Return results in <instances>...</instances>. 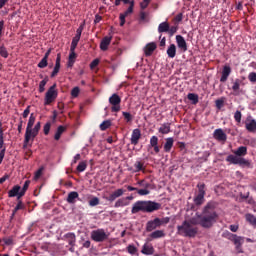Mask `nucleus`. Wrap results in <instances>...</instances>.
<instances>
[{
  "label": "nucleus",
  "instance_id": "1",
  "mask_svg": "<svg viewBox=\"0 0 256 256\" xmlns=\"http://www.w3.org/2000/svg\"><path fill=\"white\" fill-rule=\"evenodd\" d=\"M216 207L217 203L208 202L203 207L201 214L197 213L195 217L185 220L182 222V225L177 226L178 234L185 238H195L199 229L198 227H194V225H200L203 229H211L219 218Z\"/></svg>",
  "mask_w": 256,
  "mask_h": 256
},
{
  "label": "nucleus",
  "instance_id": "2",
  "mask_svg": "<svg viewBox=\"0 0 256 256\" xmlns=\"http://www.w3.org/2000/svg\"><path fill=\"white\" fill-rule=\"evenodd\" d=\"M36 119L35 114L32 113L27 123L26 132L24 135V145H29L30 141H35V137H37V135H39V131H41V122H37L35 124ZM33 125H35L34 128Z\"/></svg>",
  "mask_w": 256,
  "mask_h": 256
},
{
  "label": "nucleus",
  "instance_id": "3",
  "mask_svg": "<svg viewBox=\"0 0 256 256\" xmlns=\"http://www.w3.org/2000/svg\"><path fill=\"white\" fill-rule=\"evenodd\" d=\"M161 209V203L159 202H136L132 207V213H154V211H159Z\"/></svg>",
  "mask_w": 256,
  "mask_h": 256
},
{
  "label": "nucleus",
  "instance_id": "4",
  "mask_svg": "<svg viewBox=\"0 0 256 256\" xmlns=\"http://www.w3.org/2000/svg\"><path fill=\"white\" fill-rule=\"evenodd\" d=\"M59 92L57 91V84H53L46 92L44 97V105H51L55 103Z\"/></svg>",
  "mask_w": 256,
  "mask_h": 256
},
{
  "label": "nucleus",
  "instance_id": "5",
  "mask_svg": "<svg viewBox=\"0 0 256 256\" xmlns=\"http://www.w3.org/2000/svg\"><path fill=\"white\" fill-rule=\"evenodd\" d=\"M226 161L230 162V164L239 165L241 167H252L250 160H247L244 157L238 158L234 157V155H228Z\"/></svg>",
  "mask_w": 256,
  "mask_h": 256
},
{
  "label": "nucleus",
  "instance_id": "6",
  "mask_svg": "<svg viewBox=\"0 0 256 256\" xmlns=\"http://www.w3.org/2000/svg\"><path fill=\"white\" fill-rule=\"evenodd\" d=\"M108 237L104 229H97L91 232V239L96 243H103V241H107Z\"/></svg>",
  "mask_w": 256,
  "mask_h": 256
},
{
  "label": "nucleus",
  "instance_id": "7",
  "mask_svg": "<svg viewBox=\"0 0 256 256\" xmlns=\"http://www.w3.org/2000/svg\"><path fill=\"white\" fill-rule=\"evenodd\" d=\"M109 103L112 105V113H118V111H121V97H119V95L113 94L109 98Z\"/></svg>",
  "mask_w": 256,
  "mask_h": 256
},
{
  "label": "nucleus",
  "instance_id": "8",
  "mask_svg": "<svg viewBox=\"0 0 256 256\" xmlns=\"http://www.w3.org/2000/svg\"><path fill=\"white\" fill-rule=\"evenodd\" d=\"M160 227V218H154V220H149L146 223V231L147 232H154L155 229Z\"/></svg>",
  "mask_w": 256,
  "mask_h": 256
},
{
  "label": "nucleus",
  "instance_id": "9",
  "mask_svg": "<svg viewBox=\"0 0 256 256\" xmlns=\"http://www.w3.org/2000/svg\"><path fill=\"white\" fill-rule=\"evenodd\" d=\"M213 137L216 139V141L220 142H226L227 141V135L225 131H223L221 128H218L213 132Z\"/></svg>",
  "mask_w": 256,
  "mask_h": 256
},
{
  "label": "nucleus",
  "instance_id": "10",
  "mask_svg": "<svg viewBox=\"0 0 256 256\" xmlns=\"http://www.w3.org/2000/svg\"><path fill=\"white\" fill-rule=\"evenodd\" d=\"M148 148H153L156 154L160 153L159 139L156 135L151 137Z\"/></svg>",
  "mask_w": 256,
  "mask_h": 256
},
{
  "label": "nucleus",
  "instance_id": "11",
  "mask_svg": "<svg viewBox=\"0 0 256 256\" xmlns=\"http://www.w3.org/2000/svg\"><path fill=\"white\" fill-rule=\"evenodd\" d=\"M176 42H177L178 48L181 49L183 52H186L188 50L187 41L185 40L184 36H181L180 34H178L176 36Z\"/></svg>",
  "mask_w": 256,
  "mask_h": 256
},
{
  "label": "nucleus",
  "instance_id": "12",
  "mask_svg": "<svg viewBox=\"0 0 256 256\" xmlns=\"http://www.w3.org/2000/svg\"><path fill=\"white\" fill-rule=\"evenodd\" d=\"M157 49V45L155 41H151L150 43H147L144 47V55L145 56H152L154 50Z\"/></svg>",
  "mask_w": 256,
  "mask_h": 256
},
{
  "label": "nucleus",
  "instance_id": "13",
  "mask_svg": "<svg viewBox=\"0 0 256 256\" xmlns=\"http://www.w3.org/2000/svg\"><path fill=\"white\" fill-rule=\"evenodd\" d=\"M21 194V186L19 185H14L11 190L8 191V197H17V201L21 199L22 197H19Z\"/></svg>",
  "mask_w": 256,
  "mask_h": 256
},
{
  "label": "nucleus",
  "instance_id": "14",
  "mask_svg": "<svg viewBox=\"0 0 256 256\" xmlns=\"http://www.w3.org/2000/svg\"><path fill=\"white\" fill-rule=\"evenodd\" d=\"M112 40H113L112 36H105L104 38H102L100 42L101 51H107V49H109V45H111Z\"/></svg>",
  "mask_w": 256,
  "mask_h": 256
},
{
  "label": "nucleus",
  "instance_id": "15",
  "mask_svg": "<svg viewBox=\"0 0 256 256\" xmlns=\"http://www.w3.org/2000/svg\"><path fill=\"white\" fill-rule=\"evenodd\" d=\"M140 139H141V130H139V128H136L135 130L132 131L131 144L136 146L137 144H139Z\"/></svg>",
  "mask_w": 256,
  "mask_h": 256
},
{
  "label": "nucleus",
  "instance_id": "16",
  "mask_svg": "<svg viewBox=\"0 0 256 256\" xmlns=\"http://www.w3.org/2000/svg\"><path fill=\"white\" fill-rule=\"evenodd\" d=\"M231 72H232L231 66H228V65L223 66L222 76L220 78L221 83H225V81H227Z\"/></svg>",
  "mask_w": 256,
  "mask_h": 256
},
{
  "label": "nucleus",
  "instance_id": "17",
  "mask_svg": "<svg viewBox=\"0 0 256 256\" xmlns=\"http://www.w3.org/2000/svg\"><path fill=\"white\" fill-rule=\"evenodd\" d=\"M155 252V248L152 243H144L142 247V254H146L147 256H152Z\"/></svg>",
  "mask_w": 256,
  "mask_h": 256
},
{
  "label": "nucleus",
  "instance_id": "18",
  "mask_svg": "<svg viewBox=\"0 0 256 256\" xmlns=\"http://www.w3.org/2000/svg\"><path fill=\"white\" fill-rule=\"evenodd\" d=\"M244 85L243 79H234L232 83V90L234 92V95H239L240 94V86Z\"/></svg>",
  "mask_w": 256,
  "mask_h": 256
},
{
  "label": "nucleus",
  "instance_id": "19",
  "mask_svg": "<svg viewBox=\"0 0 256 256\" xmlns=\"http://www.w3.org/2000/svg\"><path fill=\"white\" fill-rule=\"evenodd\" d=\"M60 69H61V54H57L55 67H54V69L51 73V77H57V75L59 74Z\"/></svg>",
  "mask_w": 256,
  "mask_h": 256
},
{
  "label": "nucleus",
  "instance_id": "20",
  "mask_svg": "<svg viewBox=\"0 0 256 256\" xmlns=\"http://www.w3.org/2000/svg\"><path fill=\"white\" fill-rule=\"evenodd\" d=\"M165 236V231L164 230H154L149 234L148 236V241H152V239H159V238H164Z\"/></svg>",
  "mask_w": 256,
  "mask_h": 256
},
{
  "label": "nucleus",
  "instance_id": "21",
  "mask_svg": "<svg viewBox=\"0 0 256 256\" xmlns=\"http://www.w3.org/2000/svg\"><path fill=\"white\" fill-rule=\"evenodd\" d=\"M247 155V147L246 146H240L238 149L234 151V157H237L238 159H242Z\"/></svg>",
  "mask_w": 256,
  "mask_h": 256
},
{
  "label": "nucleus",
  "instance_id": "22",
  "mask_svg": "<svg viewBox=\"0 0 256 256\" xmlns=\"http://www.w3.org/2000/svg\"><path fill=\"white\" fill-rule=\"evenodd\" d=\"M77 199H79V193L76 191H72L68 193V197L66 199L67 203H70L71 205L75 204Z\"/></svg>",
  "mask_w": 256,
  "mask_h": 256
},
{
  "label": "nucleus",
  "instance_id": "23",
  "mask_svg": "<svg viewBox=\"0 0 256 256\" xmlns=\"http://www.w3.org/2000/svg\"><path fill=\"white\" fill-rule=\"evenodd\" d=\"M244 241H245V238H243L242 236H237V234H233V243L234 245H236V249H240Z\"/></svg>",
  "mask_w": 256,
  "mask_h": 256
},
{
  "label": "nucleus",
  "instance_id": "24",
  "mask_svg": "<svg viewBox=\"0 0 256 256\" xmlns=\"http://www.w3.org/2000/svg\"><path fill=\"white\" fill-rule=\"evenodd\" d=\"M125 193V190L123 189H117L114 191L108 198V201H115V199L121 197Z\"/></svg>",
  "mask_w": 256,
  "mask_h": 256
},
{
  "label": "nucleus",
  "instance_id": "25",
  "mask_svg": "<svg viewBox=\"0 0 256 256\" xmlns=\"http://www.w3.org/2000/svg\"><path fill=\"white\" fill-rule=\"evenodd\" d=\"M173 146H174L173 137H168V139H166V142L164 143V151H166V153H170Z\"/></svg>",
  "mask_w": 256,
  "mask_h": 256
},
{
  "label": "nucleus",
  "instance_id": "26",
  "mask_svg": "<svg viewBox=\"0 0 256 256\" xmlns=\"http://www.w3.org/2000/svg\"><path fill=\"white\" fill-rule=\"evenodd\" d=\"M67 131V127L65 126H58L57 131L54 135L55 141H59L61 139V136Z\"/></svg>",
  "mask_w": 256,
  "mask_h": 256
},
{
  "label": "nucleus",
  "instance_id": "27",
  "mask_svg": "<svg viewBox=\"0 0 256 256\" xmlns=\"http://www.w3.org/2000/svg\"><path fill=\"white\" fill-rule=\"evenodd\" d=\"M158 131H159V133H162V134L170 133V131H171V124H170V122H164L160 126Z\"/></svg>",
  "mask_w": 256,
  "mask_h": 256
},
{
  "label": "nucleus",
  "instance_id": "28",
  "mask_svg": "<svg viewBox=\"0 0 256 256\" xmlns=\"http://www.w3.org/2000/svg\"><path fill=\"white\" fill-rule=\"evenodd\" d=\"M17 201L18 203L12 211V216H11L12 218L15 217V215H17V211H21L25 209V204H23V201L21 200V198Z\"/></svg>",
  "mask_w": 256,
  "mask_h": 256
},
{
  "label": "nucleus",
  "instance_id": "29",
  "mask_svg": "<svg viewBox=\"0 0 256 256\" xmlns=\"http://www.w3.org/2000/svg\"><path fill=\"white\" fill-rule=\"evenodd\" d=\"M176 51H177L176 45H175V43H172V44L170 45V47L167 48V55H168V58H175V56H176Z\"/></svg>",
  "mask_w": 256,
  "mask_h": 256
},
{
  "label": "nucleus",
  "instance_id": "30",
  "mask_svg": "<svg viewBox=\"0 0 256 256\" xmlns=\"http://www.w3.org/2000/svg\"><path fill=\"white\" fill-rule=\"evenodd\" d=\"M77 59V54L75 50H70L69 58H68V67H72L75 65V60Z\"/></svg>",
  "mask_w": 256,
  "mask_h": 256
},
{
  "label": "nucleus",
  "instance_id": "31",
  "mask_svg": "<svg viewBox=\"0 0 256 256\" xmlns=\"http://www.w3.org/2000/svg\"><path fill=\"white\" fill-rule=\"evenodd\" d=\"M246 130L251 131V132L256 131V121H255V119H251L250 121H249V119L247 120Z\"/></svg>",
  "mask_w": 256,
  "mask_h": 256
},
{
  "label": "nucleus",
  "instance_id": "32",
  "mask_svg": "<svg viewBox=\"0 0 256 256\" xmlns=\"http://www.w3.org/2000/svg\"><path fill=\"white\" fill-rule=\"evenodd\" d=\"M170 31V23L169 22H162L158 25V32H169Z\"/></svg>",
  "mask_w": 256,
  "mask_h": 256
},
{
  "label": "nucleus",
  "instance_id": "33",
  "mask_svg": "<svg viewBox=\"0 0 256 256\" xmlns=\"http://www.w3.org/2000/svg\"><path fill=\"white\" fill-rule=\"evenodd\" d=\"M197 188H198L199 194L201 196V199L204 203L205 202V195H206L205 184L199 183V184H197Z\"/></svg>",
  "mask_w": 256,
  "mask_h": 256
},
{
  "label": "nucleus",
  "instance_id": "34",
  "mask_svg": "<svg viewBox=\"0 0 256 256\" xmlns=\"http://www.w3.org/2000/svg\"><path fill=\"white\" fill-rule=\"evenodd\" d=\"M29 185H31V180H26L22 189H20L19 197H25L27 190L29 189Z\"/></svg>",
  "mask_w": 256,
  "mask_h": 256
},
{
  "label": "nucleus",
  "instance_id": "35",
  "mask_svg": "<svg viewBox=\"0 0 256 256\" xmlns=\"http://www.w3.org/2000/svg\"><path fill=\"white\" fill-rule=\"evenodd\" d=\"M79 41H81V36H76L72 39L70 50L75 51L77 49V45H79Z\"/></svg>",
  "mask_w": 256,
  "mask_h": 256
},
{
  "label": "nucleus",
  "instance_id": "36",
  "mask_svg": "<svg viewBox=\"0 0 256 256\" xmlns=\"http://www.w3.org/2000/svg\"><path fill=\"white\" fill-rule=\"evenodd\" d=\"M65 238L68 239V243H69V245H71V247L75 246L76 238L73 233H67L65 235Z\"/></svg>",
  "mask_w": 256,
  "mask_h": 256
},
{
  "label": "nucleus",
  "instance_id": "37",
  "mask_svg": "<svg viewBox=\"0 0 256 256\" xmlns=\"http://www.w3.org/2000/svg\"><path fill=\"white\" fill-rule=\"evenodd\" d=\"M246 220L253 225V227H256V216L254 214H246Z\"/></svg>",
  "mask_w": 256,
  "mask_h": 256
},
{
  "label": "nucleus",
  "instance_id": "38",
  "mask_svg": "<svg viewBox=\"0 0 256 256\" xmlns=\"http://www.w3.org/2000/svg\"><path fill=\"white\" fill-rule=\"evenodd\" d=\"M85 169H87V161H81L78 164L76 171H78V173H83V171H85Z\"/></svg>",
  "mask_w": 256,
  "mask_h": 256
},
{
  "label": "nucleus",
  "instance_id": "39",
  "mask_svg": "<svg viewBox=\"0 0 256 256\" xmlns=\"http://www.w3.org/2000/svg\"><path fill=\"white\" fill-rule=\"evenodd\" d=\"M226 98L225 97H221L220 99H216L215 104H216V108L218 110H221V108H223L224 104H225Z\"/></svg>",
  "mask_w": 256,
  "mask_h": 256
},
{
  "label": "nucleus",
  "instance_id": "40",
  "mask_svg": "<svg viewBox=\"0 0 256 256\" xmlns=\"http://www.w3.org/2000/svg\"><path fill=\"white\" fill-rule=\"evenodd\" d=\"M111 127V120H105L103 123L100 124L101 131H107Z\"/></svg>",
  "mask_w": 256,
  "mask_h": 256
},
{
  "label": "nucleus",
  "instance_id": "41",
  "mask_svg": "<svg viewBox=\"0 0 256 256\" xmlns=\"http://www.w3.org/2000/svg\"><path fill=\"white\" fill-rule=\"evenodd\" d=\"M187 98L192 101L193 104L199 103V95L198 94H188Z\"/></svg>",
  "mask_w": 256,
  "mask_h": 256
},
{
  "label": "nucleus",
  "instance_id": "42",
  "mask_svg": "<svg viewBox=\"0 0 256 256\" xmlns=\"http://www.w3.org/2000/svg\"><path fill=\"white\" fill-rule=\"evenodd\" d=\"M0 55L4 59H7V57H9V51H7V48L5 46H3V45L0 46Z\"/></svg>",
  "mask_w": 256,
  "mask_h": 256
},
{
  "label": "nucleus",
  "instance_id": "43",
  "mask_svg": "<svg viewBox=\"0 0 256 256\" xmlns=\"http://www.w3.org/2000/svg\"><path fill=\"white\" fill-rule=\"evenodd\" d=\"M223 238L230 239L231 241H234V234L230 232L229 230H224L222 234Z\"/></svg>",
  "mask_w": 256,
  "mask_h": 256
},
{
  "label": "nucleus",
  "instance_id": "44",
  "mask_svg": "<svg viewBox=\"0 0 256 256\" xmlns=\"http://www.w3.org/2000/svg\"><path fill=\"white\" fill-rule=\"evenodd\" d=\"M129 15V10H126L124 14H120V27H123L125 25V18Z\"/></svg>",
  "mask_w": 256,
  "mask_h": 256
},
{
  "label": "nucleus",
  "instance_id": "45",
  "mask_svg": "<svg viewBox=\"0 0 256 256\" xmlns=\"http://www.w3.org/2000/svg\"><path fill=\"white\" fill-rule=\"evenodd\" d=\"M79 93H81V89H79V87H74L72 90H71V97L73 99H76V97H79Z\"/></svg>",
  "mask_w": 256,
  "mask_h": 256
},
{
  "label": "nucleus",
  "instance_id": "46",
  "mask_svg": "<svg viewBox=\"0 0 256 256\" xmlns=\"http://www.w3.org/2000/svg\"><path fill=\"white\" fill-rule=\"evenodd\" d=\"M194 203L196 205H203V203H204L203 200H202V197L200 195L199 190H198V194L196 196H194Z\"/></svg>",
  "mask_w": 256,
  "mask_h": 256
},
{
  "label": "nucleus",
  "instance_id": "47",
  "mask_svg": "<svg viewBox=\"0 0 256 256\" xmlns=\"http://www.w3.org/2000/svg\"><path fill=\"white\" fill-rule=\"evenodd\" d=\"M85 29V20L80 24L79 28L76 30V36L81 37L83 30Z\"/></svg>",
  "mask_w": 256,
  "mask_h": 256
},
{
  "label": "nucleus",
  "instance_id": "48",
  "mask_svg": "<svg viewBox=\"0 0 256 256\" xmlns=\"http://www.w3.org/2000/svg\"><path fill=\"white\" fill-rule=\"evenodd\" d=\"M47 65H49L47 58H42V60L38 63V67L40 69H45V67H47Z\"/></svg>",
  "mask_w": 256,
  "mask_h": 256
},
{
  "label": "nucleus",
  "instance_id": "49",
  "mask_svg": "<svg viewBox=\"0 0 256 256\" xmlns=\"http://www.w3.org/2000/svg\"><path fill=\"white\" fill-rule=\"evenodd\" d=\"M43 175V168L38 169L34 174V181H39L41 179V176Z\"/></svg>",
  "mask_w": 256,
  "mask_h": 256
},
{
  "label": "nucleus",
  "instance_id": "50",
  "mask_svg": "<svg viewBox=\"0 0 256 256\" xmlns=\"http://www.w3.org/2000/svg\"><path fill=\"white\" fill-rule=\"evenodd\" d=\"M51 131V122H47L43 127L44 135H49V132Z\"/></svg>",
  "mask_w": 256,
  "mask_h": 256
},
{
  "label": "nucleus",
  "instance_id": "51",
  "mask_svg": "<svg viewBox=\"0 0 256 256\" xmlns=\"http://www.w3.org/2000/svg\"><path fill=\"white\" fill-rule=\"evenodd\" d=\"M90 207H97L99 205V199L97 197H93L89 200Z\"/></svg>",
  "mask_w": 256,
  "mask_h": 256
},
{
  "label": "nucleus",
  "instance_id": "52",
  "mask_svg": "<svg viewBox=\"0 0 256 256\" xmlns=\"http://www.w3.org/2000/svg\"><path fill=\"white\" fill-rule=\"evenodd\" d=\"M241 119H242V114H241L240 110H237L234 113V120L236 121V123H241Z\"/></svg>",
  "mask_w": 256,
  "mask_h": 256
},
{
  "label": "nucleus",
  "instance_id": "53",
  "mask_svg": "<svg viewBox=\"0 0 256 256\" xmlns=\"http://www.w3.org/2000/svg\"><path fill=\"white\" fill-rule=\"evenodd\" d=\"M45 85H47V79H44L39 84V93H43L45 91Z\"/></svg>",
  "mask_w": 256,
  "mask_h": 256
},
{
  "label": "nucleus",
  "instance_id": "54",
  "mask_svg": "<svg viewBox=\"0 0 256 256\" xmlns=\"http://www.w3.org/2000/svg\"><path fill=\"white\" fill-rule=\"evenodd\" d=\"M183 20V12H179L178 14H176V16L174 17V22L176 23H180Z\"/></svg>",
  "mask_w": 256,
  "mask_h": 256
},
{
  "label": "nucleus",
  "instance_id": "55",
  "mask_svg": "<svg viewBox=\"0 0 256 256\" xmlns=\"http://www.w3.org/2000/svg\"><path fill=\"white\" fill-rule=\"evenodd\" d=\"M178 31V27L177 26H172L170 27L169 25V30H168V34H170V36H174V34Z\"/></svg>",
  "mask_w": 256,
  "mask_h": 256
},
{
  "label": "nucleus",
  "instance_id": "56",
  "mask_svg": "<svg viewBox=\"0 0 256 256\" xmlns=\"http://www.w3.org/2000/svg\"><path fill=\"white\" fill-rule=\"evenodd\" d=\"M29 113H31V106H27V108L24 110L22 117L24 119H27V117H29Z\"/></svg>",
  "mask_w": 256,
  "mask_h": 256
},
{
  "label": "nucleus",
  "instance_id": "57",
  "mask_svg": "<svg viewBox=\"0 0 256 256\" xmlns=\"http://www.w3.org/2000/svg\"><path fill=\"white\" fill-rule=\"evenodd\" d=\"M248 79L251 81V83H256V72H250Z\"/></svg>",
  "mask_w": 256,
  "mask_h": 256
},
{
  "label": "nucleus",
  "instance_id": "58",
  "mask_svg": "<svg viewBox=\"0 0 256 256\" xmlns=\"http://www.w3.org/2000/svg\"><path fill=\"white\" fill-rule=\"evenodd\" d=\"M3 243L6 245H13V237H6L2 239Z\"/></svg>",
  "mask_w": 256,
  "mask_h": 256
},
{
  "label": "nucleus",
  "instance_id": "59",
  "mask_svg": "<svg viewBox=\"0 0 256 256\" xmlns=\"http://www.w3.org/2000/svg\"><path fill=\"white\" fill-rule=\"evenodd\" d=\"M147 16H148L147 12H144V11L140 12L141 22H146L147 21Z\"/></svg>",
  "mask_w": 256,
  "mask_h": 256
},
{
  "label": "nucleus",
  "instance_id": "60",
  "mask_svg": "<svg viewBox=\"0 0 256 256\" xmlns=\"http://www.w3.org/2000/svg\"><path fill=\"white\" fill-rule=\"evenodd\" d=\"M169 222H170L169 216H166L165 218H162V219L160 218V227L161 225H166Z\"/></svg>",
  "mask_w": 256,
  "mask_h": 256
},
{
  "label": "nucleus",
  "instance_id": "61",
  "mask_svg": "<svg viewBox=\"0 0 256 256\" xmlns=\"http://www.w3.org/2000/svg\"><path fill=\"white\" fill-rule=\"evenodd\" d=\"M99 65V59H94L91 63H90V69H95V67H97Z\"/></svg>",
  "mask_w": 256,
  "mask_h": 256
},
{
  "label": "nucleus",
  "instance_id": "62",
  "mask_svg": "<svg viewBox=\"0 0 256 256\" xmlns=\"http://www.w3.org/2000/svg\"><path fill=\"white\" fill-rule=\"evenodd\" d=\"M160 48L161 49H164L165 48V45H166V38L165 37H163L162 38V34L160 35Z\"/></svg>",
  "mask_w": 256,
  "mask_h": 256
},
{
  "label": "nucleus",
  "instance_id": "63",
  "mask_svg": "<svg viewBox=\"0 0 256 256\" xmlns=\"http://www.w3.org/2000/svg\"><path fill=\"white\" fill-rule=\"evenodd\" d=\"M150 191L149 189H139L138 195H149Z\"/></svg>",
  "mask_w": 256,
  "mask_h": 256
},
{
  "label": "nucleus",
  "instance_id": "64",
  "mask_svg": "<svg viewBox=\"0 0 256 256\" xmlns=\"http://www.w3.org/2000/svg\"><path fill=\"white\" fill-rule=\"evenodd\" d=\"M150 2H151V0H143V2H141V8L146 9V7H148Z\"/></svg>",
  "mask_w": 256,
  "mask_h": 256
}]
</instances>
